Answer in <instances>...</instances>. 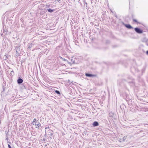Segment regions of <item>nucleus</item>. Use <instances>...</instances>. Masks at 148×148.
<instances>
[{
	"mask_svg": "<svg viewBox=\"0 0 148 148\" xmlns=\"http://www.w3.org/2000/svg\"><path fill=\"white\" fill-rule=\"evenodd\" d=\"M147 45H148V44H147Z\"/></svg>",
	"mask_w": 148,
	"mask_h": 148,
	"instance_id": "obj_29",
	"label": "nucleus"
},
{
	"mask_svg": "<svg viewBox=\"0 0 148 148\" xmlns=\"http://www.w3.org/2000/svg\"><path fill=\"white\" fill-rule=\"evenodd\" d=\"M148 41V39L146 37H144L142 39V41L144 42H147Z\"/></svg>",
	"mask_w": 148,
	"mask_h": 148,
	"instance_id": "obj_10",
	"label": "nucleus"
},
{
	"mask_svg": "<svg viewBox=\"0 0 148 148\" xmlns=\"http://www.w3.org/2000/svg\"><path fill=\"white\" fill-rule=\"evenodd\" d=\"M125 137H123V141H124V140H124V139H125Z\"/></svg>",
	"mask_w": 148,
	"mask_h": 148,
	"instance_id": "obj_26",
	"label": "nucleus"
},
{
	"mask_svg": "<svg viewBox=\"0 0 148 148\" xmlns=\"http://www.w3.org/2000/svg\"><path fill=\"white\" fill-rule=\"evenodd\" d=\"M32 124L33 125H34L35 126L36 128L38 129H39L41 126L40 123L36 119H34L32 123Z\"/></svg>",
	"mask_w": 148,
	"mask_h": 148,
	"instance_id": "obj_1",
	"label": "nucleus"
},
{
	"mask_svg": "<svg viewBox=\"0 0 148 148\" xmlns=\"http://www.w3.org/2000/svg\"><path fill=\"white\" fill-rule=\"evenodd\" d=\"M83 0V1L84 2H85V0Z\"/></svg>",
	"mask_w": 148,
	"mask_h": 148,
	"instance_id": "obj_25",
	"label": "nucleus"
},
{
	"mask_svg": "<svg viewBox=\"0 0 148 148\" xmlns=\"http://www.w3.org/2000/svg\"><path fill=\"white\" fill-rule=\"evenodd\" d=\"M133 21L134 22L138 23V22L137 21V20L135 19H133Z\"/></svg>",
	"mask_w": 148,
	"mask_h": 148,
	"instance_id": "obj_20",
	"label": "nucleus"
},
{
	"mask_svg": "<svg viewBox=\"0 0 148 148\" xmlns=\"http://www.w3.org/2000/svg\"><path fill=\"white\" fill-rule=\"evenodd\" d=\"M23 82V80L22 79H21L20 77H19L18 79L17 80V82L18 84H21Z\"/></svg>",
	"mask_w": 148,
	"mask_h": 148,
	"instance_id": "obj_6",
	"label": "nucleus"
},
{
	"mask_svg": "<svg viewBox=\"0 0 148 148\" xmlns=\"http://www.w3.org/2000/svg\"><path fill=\"white\" fill-rule=\"evenodd\" d=\"M55 92L58 95H60V91H59L58 90H56L55 91Z\"/></svg>",
	"mask_w": 148,
	"mask_h": 148,
	"instance_id": "obj_17",
	"label": "nucleus"
},
{
	"mask_svg": "<svg viewBox=\"0 0 148 148\" xmlns=\"http://www.w3.org/2000/svg\"><path fill=\"white\" fill-rule=\"evenodd\" d=\"M59 58H60V59H62V60L63 61H66V60L65 59H64L63 58H62V57H61V56H59Z\"/></svg>",
	"mask_w": 148,
	"mask_h": 148,
	"instance_id": "obj_18",
	"label": "nucleus"
},
{
	"mask_svg": "<svg viewBox=\"0 0 148 148\" xmlns=\"http://www.w3.org/2000/svg\"><path fill=\"white\" fill-rule=\"evenodd\" d=\"M136 32L138 34H140L143 32V31L140 28L138 27H136L134 28Z\"/></svg>",
	"mask_w": 148,
	"mask_h": 148,
	"instance_id": "obj_3",
	"label": "nucleus"
},
{
	"mask_svg": "<svg viewBox=\"0 0 148 148\" xmlns=\"http://www.w3.org/2000/svg\"><path fill=\"white\" fill-rule=\"evenodd\" d=\"M109 116L110 117H112L113 118L114 117V113L112 112H110L109 113Z\"/></svg>",
	"mask_w": 148,
	"mask_h": 148,
	"instance_id": "obj_12",
	"label": "nucleus"
},
{
	"mask_svg": "<svg viewBox=\"0 0 148 148\" xmlns=\"http://www.w3.org/2000/svg\"><path fill=\"white\" fill-rule=\"evenodd\" d=\"M45 129H46V130H50L49 129V126H48L47 127H46L45 128Z\"/></svg>",
	"mask_w": 148,
	"mask_h": 148,
	"instance_id": "obj_21",
	"label": "nucleus"
},
{
	"mask_svg": "<svg viewBox=\"0 0 148 148\" xmlns=\"http://www.w3.org/2000/svg\"><path fill=\"white\" fill-rule=\"evenodd\" d=\"M80 4L81 5H82V4L81 3H80Z\"/></svg>",
	"mask_w": 148,
	"mask_h": 148,
	"instance_id": "obj_27",
	"label": "nucleus"
},
{
	"mask_svg": "<svg viewBox=\"0 0 148 148\" xmlns=\"http://www.w3.org/2000/svg\"><path fill=\"white\" fill-rule=\"evenodd\" d=\"M1 36H2L3 35V34H1Z\"/></svg>",
	"mask_w": 148,
	"mask_h": 148,
	"instance_id": "obj_28",
	"label": "nucleus"
},
{
	"mask_svg": "<svg viewBox=\"0 0 148 148\" xmlns=\"http://www.w3.org/2000/svg\"><path fill=\"white\" fill-rule=\"evenodd\" d=\"M8 58V55L7 54H5L3 57V59L4 60L7 61V59Z\"/></svg>",
	"mask_w": 148,
	"mask_h": 148,
	"instance_id": "obj_11",
	"label": "nucleus"
},
{
	"mask_svg": "<svg viewBox=\"0 0 148 148\" xmlns=\"http://www.w3.org/2000/svg\"><path fill=\"white\" fill-rule=\"evenodd\" d=\"M125 26L127 28L130 29H133V28L130 25V24H126L125 25Z\"/></svg>",
	"mask_w": 148,
	"mask_h": 148,
	"instance_id": "obj_9",
	"label": "nucleus"
},
{
	"mask_svg": "<svg viewBox=\"0 0 148 148\" xmlns=\"http://www.w3.org/2000/svg\"><path fill=\"white\" fill-rule=\"evenodd\" d=\"M128 79H130V80H132V81H129L128 82L129 83H131L132 84L131 85V86H134L135 85V84H134V83L133 81L134 79L132 78L131 77L129 76V77H128Z\"/></svg>",
	"mask_w": 148,
	"mask_h": 148,
	"instance_id": "obj_5",
	"label": "nucleus"
},
{
	"mask_svg": "<svg viewBox=\"0 0 148 148\" xmlns=\"http://www.w3.org/2000/svg\"><path fill=\"white\" fill-rule=\"evenodd\" d=\"M146 54L147 55H148V50L146 51Z\"/></svg>",
	"mask_w": 148,
	"mask_h": 148,
	"instance_id": "obj_23",
	"label": "nucleus"
},
{
	"mask_svg": "<svg viewBox=\"0 0 148 148\" xmlns=\"http://www.w3.org/2000/svg\"><path fill=\"white\" fill-rule=\"evenodd\" d=\"M52 133L50 130H46L45 135L47 137L51 138L52 136Z\"/></svg>",
	"mask_w": 148,
	"mask_h": 148,
	"instance_id": "obj_2",
	"label": "nucleus"
},
{
	"mask_svg": "<svg viewBox=\"0 0 148 148\" xmlns=\"http://www.w3.org/2000/svg\"><path fill=\"white\" fill-rule=\"evenodd\" d=\"M92 125L94 127H96L99 125V123L97 121H95L93 123Z\"/></svg>",
	"mask_w": 148,
	"mask_h": 148,
	"instance_id": "obj_7",
	"label": "nucleus"
},
{
	"mask_svg": "<svg viewBox=\"0 0 148 148\" xmlns=\"http://www.w3.org/2000/svg\"><path fill=\"white\" fill-rule=\"evenodd\" d=\"M8 147L9 148H12L10 145H8Z\"/></svg>",
	"mask_w": 148,
	"mask_h": 148,
	"instance_id": "obj_22",
	"label": "nucleus"
},
{
	"mask_svg": "<svg viewBox=\"0 0 148 148\" xmlns=\"http://www.w3.org/2000/svg\"><path fill=\"white\" fill-rule=\"evenodd\" d=\"M49 145L48 144H47L45 145V146H47Z\"/></svg>",
	"mask_w": 148,
	"mask_h": 148,
	"instance_id": "obj_24",
	"label": "nucleus"
},
{
	"mask_svg": "<svg viewBox=\"0 0 148 148\" xmlns=\"http://www.w3.org/2000/svg\"><path fill=\"white\" fill-rule=\"evenodd\" d=\"M85 75L86 76L88 77H93L95 76L94 75L87 73H86L85 74Z\"/></svg>",
	"mask_w": 148,
	"mask_h": 148,
	"instance_id": "obj_8",
	"label": "nucleus"
},
{
	"mask_svg": "<svg viewBox=\"0 0 148 148\" xmlns=\"http://www.w3.org/2000/svg\"><path fill=\"white\" fill-rule=\"evenodd\" d=\"M47 10H48V11L50 12V13H52V12H53V11H54V10H52V9H47Z\"/></svg>",
	"mask_w": 148,
	"mask_h": 148,
	"instance_id": "obj_15",
	"label": "nucleus"
},
{
	"mask_svg": "<svg viewBox=\"0 0 148 148\" xmlns=\"http://www.w3.org/2000/svg\"><path fill=\"white\" fill-rule=\"evenodd\" d=\"M32 47V43H29L28 44V47L29 48H30Z\"/></svg>",
	"mask_w": 148,
	"mask_h": 148,
	"instance_id": "obj_13",
	"label": "nucleus"
},
{
	"mask_svg": "<svg viewBox=\"0 0 148 148\" xmlns=\"http://www.w3.org/2000/svg\"><path fill=\"white\" fill-rule=\"evenodd\" d=\"M20 45H17L15 46V49L16 50L17 54H19V52L20 51Z\"/></svg>",
	"mask_w": 148,
	"mask_h": 148,
	"instance_id": "obj_4",
	"label": "nucleus"
},
{
	"mask_svg": "<svg viewBox=\"0 0 148 148\" xmlns=\"http://www.w3.org/2000/svg\"><path fill=\"white\" fill-rule=\"evenodd\" d=\"M14 72L13 71H11L10 74L11 75H14Z\"/></svg>",
	"mask_w": 148,
	"mask_h": 148,
	"instance_id": "obj_19",
	"label": "nucleus"
},
{
	"mask_svg": "<svg viewBox=\"0 0 148 148\" xmlns=\"http://www.w3.org/2000/svg\"><path fill=\"white\" fill-rule=\"evenodd\" d=\"M1 32H3V33L4 34H6L7 32L6 30H5L4 29H3L1 31Z\"/></svg>",
	"mask_w": 148,
	"mask_h": 148,
	"instance_id": "obj_16",
	"label": "nucleus"
},
{
	"mask_svg": "<svg viewBox=\"0 0 148 148\" xmlns=\"http://www.w3.org/2000/svg\"><path fill=\"white\" fill-rule=\"evenodd\" d=\"M87 3L86 2H84V7L85 8L87 9Z\"/></svg>",
	"mask_w": 148,
	"mask_h": 148,
	"instance_id": "obj_14",
	"label": "nucleus"
}]
</instances>
